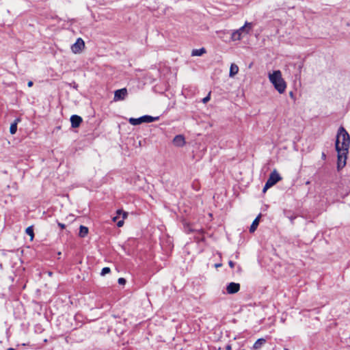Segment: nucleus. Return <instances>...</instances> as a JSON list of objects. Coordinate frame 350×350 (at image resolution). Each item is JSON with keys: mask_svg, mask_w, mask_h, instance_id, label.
Segmentation results:
<instances>
[{"mask_svg": "<svg viewBox=\"0 0 350 350\" xmlns=\"http://www.w3.org/2000/svg\"><path fill=\"white\" fill-rule=\"evenodd\" d=\"M129 122L132 125H139L142 122V117L139 118H131L129 120Z\"/></svg>", "mask_w": 350, "mask_h": 350, "instance_id": "nucleus-19", "label": "nucleus"}, {"mask_svg": "<svg viewBox=\"0 0 350 350\" xmlns=\"http://www.w3.org/2000/svg\"><path fill=\"white\" fill-rule=\"evenodd\" d=\"M228 265H229V266H230L231 268H234V262H233L232 260H230V261L228 262Z\"/></svg>", "mask_w": 350, "mask_h": 350, "instance_id": "nucleus-27", "label": "nucleus"}, {"mask_svg": "<svg viewBox=\"0 0 350 350\" xmlns=\"http://www.w3.org/2000/svg\"><path fill=\"white\" fill-rule=\"evenodd\" d=\"M173 143L176 146L182 147L185 144V137L182 135H178L174 137Z\"/></svg>", "mask_w": 350, "mask_h": 350, "instance_id": "nucleus-8", "label": "nucleus"}, {"mask_svg": "<svg viewBox=\"0 0 350 350\" xmlns=\"http://www.w3.org/2000/svg\"><path fill=\"white\" fill-rule=\"evenodd\" d=\"M21 121V119L17 118L14 120V121L11 124L10 127V133L12 135H14L17 131V124Z\"/></svg>", "mask_w": 350, "mask_h": 350, "instance_id": "nucleus-12", "label": "nucleus"}, {"mask_svg": "<svg viewBox=\"0 0 350 350\" xmlns=\"http://www.w3.org/2000/svg\"><path fill=\"white\" fill-rule=\"evenodd\" d=\"M33 304L34 312L38 314V316H41L42 310V304L38 301H33Z\"/></svg>", "mask_w": 350, "mask_h": 350, "instance_id": "nucleus-10", "label": "nucleus"}, {"mask_svg": "<svg viewBox=\"0 0 350 350\" xmlns=\"http://www.w3.org/2000/svg\"><path fill=\"white\" fill-rule=\"evenodd\" d=\"M309 184H310V181H307L306 185H309Z\"/></svg>", "mask_w": 350, "mask_h": 350, "instance_id": "nucleus-37", "label": "nucleus"}, {"mask_svg": "<svg viewBox=\"0 0 350 350\" xmlns=\"http://www.w3.org/2000/svg\"><path fill=\"white\" fill-rule=\"evenodd\" d=\"M110 272V269L109 267H104L100 273L101 275H105L107 273H109Z\"/></svg>", "mask_w": 350, "mask_h": 350, "instance_id": "nucleus-22", "label": "nucleus"}, {"mask_svg": "<svg viewBox=\"0 0 350 350\" xmlns=\"http://www.w3.org/2000/svg\"><path fill=\"white\" fill-rule=\"evenodd\" d=\"M36 332H40V333L42 332V330L41 327H38V326H36Z\"/></svg>", "mask_w": 350, "mask_h": 350, "instance_id": "nucleus-28", "label": "nucleus"}, {"mask_svg": "<svg viewBox=\"0 0 350 350\" xmlns=\"http://www.w3.org/2000/svg\"><path fill=\"white\" fill-rule=\"evenodd\" d=\"M206 53V49L204 48H201L199 49H193L191 52L192 56H201Z\"/></svg>", "mask_w": 350, "mask_h": 350, "instance_id": "nucleus-17", "label": "nucleus"}, {"mask_svg": "<svg viewBox=\"0 0 350 350\" xmlns=\"http://www.w3.org/2000/svg\"><path fill=\"white\" fill-rule=\"evenodd\" d=\"M82 121V118L77 115H72L70 117V122L72 128L79 127Z\"/></svg>", "mask_w": 350, "mask_h": 350, "instance_id": "nucleus-7", "label": "nucleus"}, {"mask_svg": "<svg viewBox=\"0 0 350 350\" xmlns=\"http://www.w3.org/2000/svg\"><path fill=\"white\" fill-rule=\"evenodd\" d=\"M7 350H15V349L12 348V347H10L8 348Z\"/></svg>", "mask_w": 350, "mask_h": 350, "instance_id": "nucleus-34", "label": "nucleus"}, {"mask_svg": "<svg viewBox=\"0 0 350 350\" xmlns=\"http://www.w3.org/2000/svg\"><path fill=\"white\" fill-rule=\"evenodd\" d=\"M33 83L31 81H29L27 83L28 87H31L33 85Z\"/></svg>", "mask_w": 350, "mask_h": 350, "instance_id": "nucleus-29", "label": "nucleus"}, {"mask_svg": "<svg viewBox=\"0 0 350 350\" xmlns=\"http://www.w3.org/2000/svg\"><path fill=\"white\" fill-rule=\"evenodd\" d=\"M59 225L62 228H64L65 227L64 224H59Z\"/></svg>", "mask_w": 350, "mask_h": 350, "instance_id": "nucleus-31", "label": "nucleus"}, {"mask_svg": "<svg viewBox=\"0 0 350 350\" xmlns=\"http://www.w3.org/2000/svg\"><path fill=\"white\" fill-rule=\"evenodd\" d=\"M124 225V220L121 219L117 222V226L118 227H122Z\"/></svg>", "mask_w": 350, "mask_h": 350, "instance_id": "nucleus-26", "label": "nucleus"}, {"mask_svg": "<svg viewBox=\"0 0 350 350\" xmlns=\"http://www.w3.org/2000/svg\"><path fill=\"white\" fill-rule=\"evenodd\" d=\"M269 81L274 86L275 89L280 93L283 94L286 89V83L282 78L280 70H275L268 74Z\"/></svg>", "mask_w": 350, "mask_h": 350, "instance_id": "nucleus-2", "label": "nucleus"}, {"mask_svg": "<svg viewBox=\"0 0 350 350\" xmlns=\"http://www.w3.org/2000/svg\"><path fill=\"white\" fill-rule=\"evenodd\" d=\"M215 266H216L217 267H220V266H221V265H220V264H218V265H216Z\"/></svg>", "mask_w": 350, "mask_h": 350, "instance_id": "nucleus-36", "label": "nucleus"}, {"mask_svg": "<svg viewBox=\"0 0 350 350\" xmlns=\"http://www.w3.org/2000/svg\"><path fill=\"white\" fill-rule=\"evenodd\" d=\"M284 350H288V349L285 348Z\"/></svg>", "mask_w": 350, "mask_h": 350, "instance_id": "nucleus-38", "label": "nucleus"}, {"mask_svg": "<svg viewBox=\"0 0 350 350\" xmlns=\"http://www.w3.org/2000/svg\"><path fill=\"white\" fill-rule=\"evenodd\" d=\"M242 38V34L238 30H234L231 35V39L233 41L240 40Z\"/></svg>", "mask_w": 350, "mask_h": 350, "instance_id": "nucleus-16", "label": "nucleus"}, {"mask_svg": "<svg viewBox=\"0 0 350 350\" xmlns=\"http://www.w3.org/2000/svg\"><path fill=\"white\" fill-rule=\"evenodd\" d=\"M88 234V228L84 226H80L79 236L85 237Z\"/></svg>", "mask_w": 350, "mask_h": 350, "instance_id": "nucleus-18", "label": "nucleus"}, {"mask_svg": "<svg viewBox=\"0 0 350 350\" xmlns=\"http://www.w3.org/2000/svg\"><path fill=\"white\" fill-rule=\"evenodd\" d=\"M118 215H122V219L124 220L125 218H126L128 213L126 212L123 211L122 210H118L117 211Z\"/></svg>", "mask_w": 350, "mask_h": 350, "instance_id": "nucleus-21", "label": "nucleus"}, {"mask_svg": "<svg viewBox=\"0 0 350 350\" xmlns=\"http://www.w3.org/2000/svg\"><path fill=\"white\" fill-rule=\"evenodd\" d=\"M321 157H322L323 159H325L326 155H325V154L324 152L322 153Z\"/></svg>", "mask_w": 350, "mask_h": 350, "instance_id": "nucleus-30", "label": "nucleus"}, {"mask_svg": "<svg viewBox=\"0 0 350 350\" xmlns=\"http://www.w3.org/2000/svg\"><path fill=\"white\" fill-rule=\"evenodd\" d=\"M259 219H260V215H258L252 222V225L250 226V232H254L258 226V224H259Z\"/></svg>", "mask_w": 350, "mask_h": 350, "instance_id": "nucleus-15", "label": "nucleus"}, {"mask_svg": "<svg viewBox=\"0 0 350 350\" xmlns=\"http://www.w3.org/2000/svg\"><path fill=\"white\" fill-rule=\"evenodd\" d=\"M239 72V67L237 64L232 63L230 65L229 77H234Z\"/></svg>", "mask_w": 350, "mask_h": 350, "instance_id": "nucleus-13", "label": "nucleus"}, {"mask_svg": "<svg viewBox=\"0 0 350 350\" xmlns=\"http://www.w3.org/2000/svg\"><path fill=\"white\" fill-rule=\"evenodd\" d=\"M127 96V90L122 88L115 91L113 100L115 101L124 100Z\"/></svg>", "mask_w": 350, "mask_h": 350, "instance_id": "nucleus-5", "label": "nucleus"}, {"mask_svg": "<svg viewBox=\"0 0 350 350\" xmlns=\"http://www.w3.org/2000/svg\"><path fill=\"white\" fill-rule=\"evenodd\" d=\"M142 122H147V123H149V122H152L154 121H157L159 120V117H152L151 116H148V115H146V116H142Z\"/></svg>", "mask_w": 350, "mask_h": 350, "instance_id": "nucleus-14", "label": "nucleus"}, {"mask_svg": "<svg viewBox=\"0 0 350 350\" xmlns=\"http://www.w3.org/2000/svg\"><path fill=\"white\" fill-rule=\"evenodd\" d=\"M209 100H210V95L208 94L207 96H206L205 98H204L202 99V102H203L204 103H207Z\"/></svg>", "mask_w": 350, "mask_h": 350, "instance_id": "nucleus-25", "label": "nucleus"}, {"mask_svg": "<svg viewBox=\"0 0 350 350\" xmlns=\"http://www.w3.org/2000/svg\"><path fill=\"white\" fill-rule=\"evenodd\" d=\"M252 27H253V25L252 23L245 22V25L243 26H242L241 27H240L237 30L239 31V32L241 34H243V33L248 34L250 32V31L252 30Z\"/></svg>", "mask_w": 350, "mask_h": 350, "instance_id": "nucleus-9", "label": "nucleus"}, {"mask_svg": "<svg viewBox=\"0 0 350 350\" xmlns=\"http://www.w3.org/2000/svg\"><path fill=\"white\" fill-rule=\"evenodd\" d=\"M272 187V186H271V185H269V184H268V183H267V182H266V183H265V186H264V188H263V189H262V191H263L264 193H265V192H266V191H267L269 188H270V187Z\"/></svg>", "mask_w": 350, "mask_h": 350, "instance_id": "nucleus-24", "label": "nucleus"}, {"mask_svg": "<svg viewBox=\"0 0 350 350\" xmlns=\"http://www.w3.org/2000/svg\"><path fill=\"white\" fill-rule=\"evenodd\" d=\"M240 290L239 283L230 282L226 286V291L228 294H234Z\"/></svg>", "mask_w": 350, "mask_h": 350, "instance_id": "nucleus-6", "label": "nucleus"}, {"mask_svg": "<svg viewBox=\"0 0 350 350\" xmlns=\"http://www.w3.org/2000/svg\"><path fill=\"white\" fill-rule=\"evenodd\" d=\"M226 350H231V347L230 345H228L226 347Z\"/></svg>", "mask_w": 350, "mask_h": 350, "instance_id": "nucleus-32", "label": "nucleus"}, {"mask_svg": "<svg viewBox=\"0 0 350 350\" xmlns=\"http://www.w3.org/2000/svg\"><path fill=\"white\" fill-rule=\"evenodd\" d=\"M241 350H245V349H241Z\"/></svg>", "mask_w": 350, "mask_h": 350, "instance_id": "nucleus-39", "label": "nucleus"}, {"mask_svg": "<svg viewBox=\"0 0 350 350\" xmlns=\"http://www.w3.org/2000/svg\"><path fill=\"white\" fill-rule=\"evenodd\" d=\"M282 179L280 174L277 172L276 170H273L269 175V177L267 182L269 185H271V186H273L275 184H276L278 181H280Z\"/></svg>", "mask_w": 350, "mask_h": 350, "instance_id": "nucleus-4", "label": "nucleus"}, {"mask_svg": "<svg viewBox=\"0 0 350 350\" xmlns=\"http://www.w3.org/2000/svg\"><path fill=\"white\" fill-rule=\"evenodd\" d=\"M117 219H118V216L114 217L113 218V221H116L117 220Z\"/></svg>", "mask_w": 350, "mask_h": 350, "instance_id": "nucleus-33", "label": "nucleus"}, {"mask_svg": "<svg viewBox=\"0 0 350 350\" xmlns=\"http://www.w3.org/2000/svg\"><path fill=\"white\" fill-rule=\"evenodd\" d=\"M118 282L120 285H124L126 284V280L123 278H120L118 280Z\"/></svg>", "mask_w": 350, "mask_h": 350, "instance_id": "nucleus-23", "label": "nucleus"}, {"mask_svg": "<svg viewBox=\"0 0 350 350\" xmlns=\"http://www.w3.org/2000/svg\"><path fill=\"white\" fill-rule=\"evenodd\" d=\"M25 232L27 235H29L30 237V239L31 240H33V237H34V233H33V226H29L26 228L25 230Z\"/></svg>", "mask_w": 350, "mask_h": 350, "instance_id": "nucleus-20", "label": "nucleus"}, {"mask_svg": "<svg viewBox=\"0 0 350 350\" xmlns=\"http://www.w3.org/2000/svg\"><path fill=\"white\" fill-rule=\"evenodd\" d=\"M48 274H49V275H50V276H51V275H52V273H51V271H49V272H48Z\"/></svg>", "mask_w": 350, "mask_h": 350, "instance_id": "nucleus-35", "label": "nucleus"}, {"mask_svg": "<svg viewBox=\"0 0 350 350\" xmlns=\"http://www.w3.org/2000/svg\"><path fill=\"white\" fill-rule=\"evenodd\" d=\"M84 46V41L81 38H78L77 41L72 45L71 49L73 53H78L81 51Z\"/></svg>", "mask_w": 350, "mask_h": 350, "instance_id": "nucleus-3", "label": "nucleus"}, {"mask_svg": "<svg viewBox=\"0 0 350 350\" xmlns=\"http://www.w3.org/2000/svg\"><path fill=\"white\" fill-rule=\"evenodd\" d=\"M350 145V136L343 126H340L337 133L336 140V149L338 152V170L346 165L347 154Z\"/></svg>", "mask_w": 350, "mask_h": 350, "instance_id": "nucleus-1", "label": "nucleus"}, {"mask_svg": "<svg viewBox=\"0 0 350 350\" xmlns=\"http://www.w3.org/2000/svg\"><path fill=\"white\" fill-rule=\"evenodd\" d=\"M266 343V340L265 338H259L258 339L255 343L254 344L252 349L254 350L260 349Z\"/></svg>", "mask_w": 350, "mask_h": 350, "instance_id": "nucleus-11", "label": "nucleus"}]
</instances>
